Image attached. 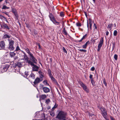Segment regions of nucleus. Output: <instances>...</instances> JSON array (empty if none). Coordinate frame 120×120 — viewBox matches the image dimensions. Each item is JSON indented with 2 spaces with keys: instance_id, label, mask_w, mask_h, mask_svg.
<instances>
[{
  "instance_id": "43",
  "label": "nucleus",
  "mask_w": 120,
  "mask_h": 120,
  "mask_svg": "<svg viewBox=\"0 0 120 120\" xmlns=\"http://www.w3.org/2000/svg\"><path fill=\"white\" fill-rule=\"evenodd\" d=\"M12 12L13 13H14L16 12V10L15 9L13 8L12 9Z\"/></svg>"
},
{
  "instance_id": "25",
  "label": "nucleus",
  "mask_w": 120,
  "mask_h": 120,
  "mask_svg": "<svg viewBox=\"0 0 120 120\" xmlns=\"http://www.w3.org/2000/svg\"><path fill=\"white\" fill-rule=\"evenodd\" d=\"M43 83L45 85L47 86L49 85V84L47 82V81L46 80H45L43 81Z\"/></svg>"
},
{
  "instance_id": "37",
  "label": "nucleus",
  "mask_w": 120,
  "mask_h": 120,
  "mask_svg": "<svg viewBox=\"0 0 120 120\" xmlns=\"http://www.w3.org/2000/svg\"><path fill=\"white\" fill-rule=\"evenodd\" d=\"M76 25L77 26H81V24L79 22H77L76 23Z\"/></svg>"
},
{
  "instance_id": "59",
  "label": "nucleus",
  "mask_w": 120,
  "mask_h": 120,
  "mask_svg": "<svg viewBox=\"0 0 120 120\" xmlns=\"http://www.w3.org/2000/svg\"><path fill=\"white\" fill-rule=\"evenodd\" d=\"M114 27H116V25L115 23L114 24Z\"/></svg>"
},
{
  "instance_id": "8",
  "label": "nucleus",
  "mask_w": 120,
  "mask_h": 120,
  "mask_svg": "<svg viewBox=\"0 0 120 120\" xmlns=\"http://www.w3.org/2000/svg\"><path fill=\"white\" fill-rule=\"evenodd\" d=\"M48 71L49 75V77L51 78V79L52 80V81H55V79L53 77L51 71L49 69H48Z\"/></svg>"
},
{
  "instance_id": "24",
  "label": "nucleus",
  "mask_w": 120,
  "mask_h": 120,
  "mask_svg": "<svg viewBox=\"0 0 120 120\" xmlns=\"http://www.w3.org/2000/svg\"><path fill=\"white\" fill-rule=\"evenodd\" d=\"M10 65V62H8L7 64H6L5 67L6 69H7L9 67Z\"/></svg>"
},
{
  "instance_id": "34",
  "label": "nucleus",
  "mask_w": 120,
  "mask_h": 120,
  "mask_svg": "<svg viewBox=\"0 0 120 120\" xmlns=\"http://www.w3.org/2000/svg\"><path fill=\"white\" fill-rule=\"evenodd\" d=\"M117 31L116 30H115L113 32V35L114 36H116L117 34Z\"/></svg>"
},
{
  "instance_id": "32",
  "label": "nucleus",
  "mask_w": 120,
  "mask_h": 120,
  "mask_svg": "<svg viewBox=\"0 0 120 120\" xmlns=\"http://www.w3.org/2000/svg\"><path fill=\"white\" fill-rule=\"evenodd\" d=\"M91 82L92 83V85L94 86H95V82L93 79H91Z\"/></svg>"
},
{
  "instance_id": "39",
  "label": "nucleus",
  "mask_w": 120,
  "mask_h": 120,
  "mask_svg": "<svg viewBox=\"0 0 120 120\" xmlns=\"http://www.w3.org/2000/svg\"><path fill=\"white\" fill-rule=\"evenodd\" d=\"M79 50L80 52H86V50L85 49H80Z\"/></svg>"
},
{
  "instance_id": "45",
  "label": "nucleus",
  "mask_w": 120,
  "mask_h": 120,
  "mask_svg": "<svg viewBox=\"0 0 120 120\" xmlns=\"http://www.w3.org/2000/svg\"><path fill=\"white\" fill-rule=\"evenodd\" d=\"M19 50H20V49L19 46H17L16 47L15 51H18Z\"/></svg>"
},
{
  "instance_id": "40",
  "label": "nucleus",
  "mask_w": 120,
  "mask_h": 120,
  "mask_svg": "<svg viewBox=\"0 0 120 120\" xmlns=\"http://www.w3.org/2000/svg\"><path fill=\"white\" fill-rule=\"evenodd\" d=\"M28 74H29L28 72H26V71L25 72V74L24 76L25 77H27Z\"/></svg>"
},
{
  "instance_id": "33",
  "label": "nucleus",
  "mask_w": 120,
  "mask_h": 120,
  "mask_svg": "<svg viewBox=\"0 0 120 120\" xmlns=\"http://www.w3.org/2000/svg\"><path fill=\"white\" fill-rule=\"evenodd\" d=\"M60 15L61 17H64V14L63 12H61L60 13Z\"/></svg>"
},
{
  "instance_id": "7",
  "label": "nucleus",
  "mask_w": 120,
  "mask_h": 120,
  "mask_svg": "<svg viewBox=\"0 0 120 120\" xmlns=\"http://www.w3.org/2000/svg\"><path fill=\"white\" fill-rule=\"evenodd\" d=\"M30 59L31 60V61L33 63L36 64L37 62V60L34 57L33 54L32 53L30 54Z\"/></svg>"
},
{
  "instance_id": "58",
  "label": "nucleus",
  "mask_w": 120,
  "mask_h": 120,
  "mask_svg": "<svg viewBox=\"0 0 120 120\" xmlns=\"http://www.w3.org/2000/svg\"><path fill=\"white\" fill-rule=\"evenodd\" d=\"M92 26H90V28L91 30L92 29Z\"/></svg>"
},
{
  "instance_id": "11",
  "label": "nucleus",
  "mask_w": 120,
  "mask_h": 120,
  "mask_svg": "<svg viewBox=\"0 0 120 120\" xmlns=\"http://www.w3.org/2000/svg\"><path fill=\"white\" fill-rule=\"evenodd\" d=\"M1 27L4 29H6L8 30L10 29V28L7 24L4 23H3L2 25H1Z\"/></svg>"
},
{
  "instance_id": "61",
  "label": "nucleus",
  "mask_w": 120,
  "mask_h": 120,
  "mask_svg": "<svg viewBox=\"0 0 120 120\" xmlns=\"http://www.w3.org/2000/svg\"><path fill=\"white\" fill-rule=\"evenodd\" d=\"M94 2L95 3V0H93Z\"/></svg>"
},
{
  "instance_id": "26",
  "label": "nucleus",
  "mask_w": 120,
  "mask_h": 120,
  "mask_svg": "<svg viewBox=\"0 0 120 120\" xmlns=\"http://www.w3.org/2000/svg\"><path fill=\"white\" fill-rule=\"evenodd\" d=\"M53 23L54 24H56V23H57V25H59V22H57L55 19L54 20H53V21H52Z\"/></svg>"
},
{
  "instance_id": "1",
  "label": "nucleus",
  "mask_w": 120,
  "mask_h": 120,
  "mask_svg": "<svg viewBox=\"0 0 120 120\" xmlns=\"http://www.w3.org/2000/svg\"><path fill=\"white\" fill-rule=\"evenodd\" d=\"M34 118L35 120H44L45 116L44 115L42 114L40 112H37L34 114Z\"/></svg>"
},
{
  "instance_id": "53",
  "label": "nucleus",
  "mask_w": 120,
  "mask_h": 120,
  "mask_svg": "<svg viewBox=\"0 0 120 120\" xmlns=\"http://www.w3.org/2000/svg\"><path fill=\"white\" fill-rule=\"evenodd\" d=\"M103 117L106 120H109V119L107 118V116H106V117Z\"/></svg>"
},
{
  "instance_id": "56",
  "label": "nucleus",
  "mask_w": 120,
  "mask_h": 120,
  "mask_svg": "<svg viewBox=\"0 0 120 120\" xmlns=\"http://www.w3.org/2000/svg\"><path fill=\"white\" fill-rule=\"evenodd\" d=\"M5 2L6 3V4L8 3V0H5Z\"/></svg>"
},
{
  "instance_id": "10",
  "label": "nucleus",
  "mask_w": 120,
  "mask_h": 120,
  "mask_svg": "<svg viewBox=\"0 0 120 120\" xmlns=\"http://www.w3.org/2000/svg\"><path fill=\"white\" fill-rule=\"evenodd\" d=\"M32 66H33L32 68L33 70L34 71H37L38 70V67L36 65H35L32 62V64H29Z\"/></svg>"
},
{
  "instance_id": "27",
  "label": "nucleus",
  "mask_w": 120,
  "mask_h": 120,
  "mask_svg": "<svg viewBox=\"0 0 120 120\" xmlns=\"http://www.w3.org/2000/svg\"><path fill=\"white\" fill-rule=\"evenodd\" d=\"M50 115L52 116H53L55 115V113L52 110L50 113Z\"/></svg>"
},
{
  "instance_id": "20",
  "label": "nucleus",
  "mask_w": 120,
  "mask_h": 120,
  "mask_svg": "<svg viewBox=\"0 0 120 120\" xmlns=\"http://www.w3.org/2000/svg\"><path fill=\"white\" fill-rule=\"evenodd\" d=\"M10 36H11L10 35L7 34H5L3 36V38H8V39H10L9 38H10Z\"/></svg>"
},
{
  "instance_id": "9",
  "label": "nucleus",
  "mask_w": 120,
  "mask_h": 120,
  "mask_svg": "<svg viewBox=\"0 0 120 120\" xmlns=\"http://www.w3.org/2000/svg\"><path fill=\"white\" fill-rule=\"evenodd\" d=\"M5 46V44L3 41H0V49H4Z\"/></svg>"
},
{
  "instance_id": "38",
  "label": "nucleus",
  "mask_w": 120,
  "mask_h": 120,
  "mask_svg": "<svg viewBox=\"0 0 120 120\" xmlns=\"http://www.w3.org/2000/svg\"><path fill=\"white\" fill-rule=\"evenodd\" d=\"M17 65L19 67H21L22 66V65L20 62H18L17 64Z\"/></svg>"
},
{
  "instance_id": "41",
  "label": "nucleus",
  "mask_w": 120,
  "mask_h": 120,
  "mask_svg": "<svg viewBox=\"0 0 120 120\" xmlns=\"http://www.w3.org/2000/svg\"><path fill=\"white\" fill-rule=\"evenodd\" d=\"M103 83L105 85V86H106L107 85V84L105 81V79H104L103 80Z\"/></svg>"
},
{
  "instance_id": "28",
  "label": "nucleus",
  "mask_w": 120,
  "mask_h": 120,
  "mask_svg": "<svg viewBox=\"0 0 120 120\" xmlns=\"http://www.w3.org/2000/svg\"><path fill=\"white\" fill-rule=\"evenodd\" d=\"M41 98L42 99H44L46 98V96L45 95H42L41 96Z\"/></svg>"
},
{
  "instance_id": "2",
  "label": "nucleus",
  "mask_w": 120,
  "mask_h": 120,
  "mask_svg": "<svg viewBox=\"0 0 120 120\" xmlns=\"http://www.w3.org/2000/svg\"><path fill=\"white\" fill-rule=\"evenodd\" d=\"M9 41V47L8 49L11 51L14 50L15 47L14 46V40L11 39H8Z\"/></svg>"
},
{
  "instance_id": "23",
  "label": "nucleus",
  "mask_w": 120,
  "mask_h": 120,
  "mask_svg": "<svg viewBox=\"0 0 120 120\" xmlns=\"http://www.w3.org/2000/svg\"><path fill=\"white\" fill-rule=\"evenodd\" d=\"M112 24L111 23L110 24H109L108 25L107 27L108 29H109L110 30H111L112 29Z\"/></svg>"
},
{
  "instance_id": "62",
  "label": "nucleus",
  "mask_w": 120,
  "mask_h": 120,
  "mask_svg": "<svg viewBox=\"0 0 120 120\" xmlns=\"http://www.w3.org/2000/svg\"><path fill=\"white\" fill-rule=\"evenodd\" d=\"M85 15L86 16H87V15L85 13Z\"/></svg>"
},
{
  "instance_id": "35",
  "label": "nucleus",
  "mask_w": 120,
  "mask_h": 120,
  "mask_svg": "<svg viewBox=\"0 0 120 120\" xmlns=\"http://www.w3.org/2000/svg\"><path fill=\"white\" fill-rule=\"evenodd\" d=\"M118 56L117 55L115 54L114 56V58L116 60H117V59Z\"/></svg>"
},
{
  "instance_id": "13",
  "label": "nucleus",
  "mask_w": 120,
  "mask_h": 120,
  "mask_svg": "<svg viewBox=\"0 0 120 120\" xmlns=\"http://www.w3.org/2000/svg\"><path fill=\"white\" fill-rule=\"evenodd\" d=\"M49 16L50 19V20L52 21H53L55 19L54 15L51 13H50V14Z\"/></svg>"
},
{
  "instance_id": "5",
  "label": "nucleus",
  "mask_w": 120,
  "mask_h": 120,
  "mask_svg": "<svg viewBox=\"0 0 120 120\" xmlns=\"http://www.w3.org/2000/svg\"><path fill=\"white\" fill-rule=\"evenodd\" d=\"M100 109L101 112V114L103 117H106V116H107L106 111L105 108L103 107H101Z\"/></svg>"
},
{
  "instance_id": "46",
  "label": "nucleus",
  "mask_w": 120,
  "mask_h": 120,
  "mask_svg": "<svg viewBox=\"0 0 120 120\" xmlns=\"http://www.w3.org/2000/svg\"><path fill=\"white\" fill-rule=\"evenodd\" d=\"M112 44L113 45L112 48L113 49H114V48L115 47V42H113L112 43Z\"/></svg>"
},
{
  "instance_id": "17",
  "label": "nucleus",
  "mask_w": 120,
  "mask_h": 120,
  "mask_svg": "<svg viewBox=\"0 0 120 120\" xmlns=\"http://www.w3.org/2000/svg\"><path fill=\"white\" fill-rule=\"evenodd\" d=\"M90 43V42L89 41H87L86 42L85 44L82 46V48L84 49H86V48L87 45L88 44H89Z\"/></svg>"
},
{
  "instance_id": "63",
  "label": "nucleus",
  "mask_w": 120,
  "mask_h": 120,
  "mask_svg": "<svg viewBox=\"0 0 120 120\" xmlns=\"http://www.w3.org/2000/svg\"><path fill=\"white\" fill-rule=\"evenodd\" d=\"M6 22H8V21L7 20H6Z\"/></svg>"
},
{
  "instance_id": "12",
  "label": "nucleus",
  "mask_w": 120,
  "mask_h": 120,
  "mask_svg": "<svg viewBox=\"0 0 120 120\" xmlns=\"http://www.w3.org/2000/svg\"><path fill=\"white\" fill-rule=\"evenodd\" d=\"M43 91L45 93H47L50 92L49 89L46 87H44L43 88Z\"/></svg>"
},
{
  "instance_id": "15",
  "label": "nucleus",
  "mask_w": 120,
  "mask_h": 120,
  "mask_svg": "<svg viewBox=\"0 0 120 120\" xmlns=\"http://www.w3.org/2000/svg\"><path fill=\"white\" fill-rule=\"evenodd\" d=\"M38 72L39 74V76L40 78H42L44 77V73H43L41 71H39Z\"/></svg>"
},
{
  "instance_id": "48",
  "label": "nucleus",
  "mask_w": 120,
  "mask_h": 120,
  "mask_svg": "<svg viewBox=\"0 0 120 120\" xmlns=\"http://www.w3.org/2000/svg\"><path fill=\"white\" fill-rule=\"evenodd\" d=\"M95 68L94 67H92L91 68V70L92 71H94L95 70Z\"/></svg>"
},
{
  "instance_id": "57",
  "label": "nucleus",
  "mask_w": 120,
  "mask_h": 120,
  "mask_svg": "<svg viewBox=\"0 0 120 120\" xmlns=\"http://www.w3.org/2000/svg\"><path fill=\"white\" fill-rule=\"evenodd\" d=\"M87 27L88 28V29L89 26L88 23V21H87Z\"/></svg>"
},
{
  "instance_id": "36",
  "label": "nucleus",
  "mask_w": 120,
  "mask_h": 120,
  "mask_svg": "<svg viewBox=\"0 0 120 120\" xmlns=\"http://www.w3.org/2000/svg\"><path fill=\"white\" fill-rule=\"evenodd\" d=\"M8 8L6 6L4 5L2 8V9H8Z\"/></svg>"
},
{
  "instance_id": "42",
  "label": "nucleus",
  "mask_w": 120,
  "mask_h": 120,
  "mask_svg": "<svg viewBox=\"0 0 120 120\" xmlns=\"http://www.w3.org/2000/svg\"><path fill=\"white\" fill-rule=\"evenodd\" d=\"M57 106H58V105L57 104H56V103L55 104L54 106L52 108V109L53 110L54 109L56 108L57 107Z\"/></svg>"
},
{
  "instance_id": "6",
  "label": "nucleus",
  "mask_w": 120,
  "mask_h": 120,
  "mask_svg": "<svg viewBox=\"0 0 120 120\" xmlns=\"http://www.w3.org/2000/svg\"><path fill=\"white\" fill-rule=\"evenodd\" d=\"M103 38L101 39L100 41L98 46L97 51L98 52H99L100 51L101 47L102 46L103 44Z\"/></svg>"
},
{
  "instance_id": "30",
  "label": "nucleus",
  "mask_w": 120,
  "mask_h": 120,
  "mask_svg": "<svg viewBox=\"0 0 120 120\" xmlns=\"http://www.w3.org/2000/svg\"><path fill=\"white\" fill-rule=\"evenodd\" d=\"M79 83L81 87H82L84 85L82 82L80 81L79 82Z\"/></svg>"
},
{
  "instance_id": "50",
  "label": "nucleus",
  "mask_w": 120,
  "mask_h": 120,
  "mask_svg": "<svg viewBox=\"0 0 120 120\" xmlns=\"http://www.w3.org/2000/svg\"><path fill=\"white\" fill-rule=\"evenodd\" d=\"M90 79H93V75L91 74H90Z\"/></svg>"
},
{
  "instance_id": "52",
  "label": "nucleus",
  "mask_w": 120,
  "mask_h": 120,
  "mask_svg": "<svg viewBox=\"0 0 120 120\" xmlns=\"http://www.w3.org/2000/svg\"><path fill=\"white\" fill-rule=\"evenodd\" d=\"M3 69L5 71H6L7 70V69H6V68L5 67H4L3 68Z\"/></svg>"
},
{
  "instance_id": "19",
  "label": "nucleus",
  "mask_w": 120,
  "mask_h": 120,
  "mask_svg": "<svg viewBox=\"0 0 120 120\" xmlns=\"http://www.w3.org/2000/svg\"><path fill=\"white\" fill-rule=\"evenodd\" d=\"M9 54L11 57H14L15 55V53L14 52H11Z\"/></svg>"
},
{
  "instance_id": "31",
  "label": "nucleus",
  "mask_w": 120,
  "mask_h": 120,
  "mask_svg": "<svg viewBox=\"0 0 120 120\" xmlns=\"http://www.w3.org/2000/svg\"><path fill=\"white\" fill-rule=\"evenodd\" d=\"M89 20L90 26H92L93 23L92 20L90 19H89Z\"/></svg>"
},
{
  "instance_id": "22",
  "label": "nucleus",
  "mask_w": 120,
  "mask_h": 120,
  "mask_svg": "<svg viewBox=\"0 0 120 120\" xmlns=\"http://www.w3.org/2000/svg\"><path fill=\"white\" fill-rule=\"evenodd\" d=\"M86 36H87V34H86L83 37L81 38V40H79V42H81L82 40H83L84 39H85L86 38Z\"/></svg>"
},
{
  "instance_id": "21",
  "label": "nucleus",
  "mask_w": 120,
  "mask_h": 120,
  "mask_svg": "<svg viewBox=\"0 0 120 120\" xmlns=\"http://www.w3.org/2000/svg\"><path fill=\"white\" fill-rule=\"evenodd\" d=\"M25 50L26 51V52L28 54L30 55V54H32V53L30 52V50L29 49L27 48L26 49H25Z\"/></svg>"
},
{
  "instance_id": "55",
  "label": "nucleus",
  "mask_w": 120,
  "mask_h": 120,
  "mask_svg": "<svg viewBox=\"0 0 120 120\" xmlns=\"http://www.w3.org/2000/svg\"><path fill=\"white\" fill-rule=\"evenodd\" d=\"M109 34V32L108 31H107L106 32V35L107 36Z\"/></svg>"
},
{
  "instance_id": "60",
  "label": "nucleus",
  "mask_w": 120,
  "mask_h": 120,
  "mask_svg": "<svg viewBox=\"0 0 120 120\" xmlns=\"http://www.w3.org/2000/svg\"><path fill=\"white\" fill-rule=\"evenodd\" d=\"M4 0H0V2H1L2 1Z\"/></svg>"
},
{
  "instance_id": "3",
  "label": "nucleus",
  "mask_w": 120,
  "mask_h": 120,
  "mask_svg": "<svg viewBox=\"0 0 120 120\" xmlns=\"http://www.w3.org/2000/svg\"><path fill=\"white\" fill-rule=\"evenodd\" d=\"M66 114L67 113L66 112L61 111L60 112L56 117L59 119H62L65 117Z\"/></svg>"
},
{
  "instance_id": "18",
  "label": "nucleus",
  "mask_w": 120,
  "mask_h": 120,
  "mask_svg": "<svg viewBox=\"0 0 120 120\" xmlns=\"http://www.w3.org/2000/svg\"><path fill=\"white\" fill-rule=\"evenodd\" d=\"M62 33L63 34L66 36L68 35L67 31L66 30L65 28H63V30L62 31Z\"/></svg>"
},
{
  "instance_id": "44",
  "label": "nucleus",
  "mask_w": 120,
  "mask_h": 120,
  "mask_svg": "<svg viewBox=\"0 0 120 120\" xmlns=\"http://www.w3.org/2000/svg\"><path fill=\"white\" fill-rule=\"evenodd\" d=\"M63 50L64 52V53H67V52L66 50L64 47H63Z\"/></svg>"
},
{
  "instance_id": "14",
  "label": "nucleus",
  "mask_w": 120,
  "mask_h": 120,
  "mask_svg": "<svg viewBox=\"0 0 120 120\" xmlns=\"http://www.w3.org/2000/svg\"><path fill=\"white\" fill-rule=\"evenodd\" d=\"M40 81V79L39 78H37L35 80L34 82V84L36 85L39 83Z\"/></svg>"
},
{
  "instance_id": "49",
  "label": "nucleus",
  "mask_w": 120,
  "mask_h": 120,
  "mask_svg": "<svg viewBox=\"0 0 120 120\" xmlns=\"http://www.w3.org/2000/svg\"><path fill=\"white\" fill-rule=\"evenodd\" d=\"M14 15H15V16L16 17H17L18 15H17V11L16 12H15V13H14Z\"/></svg>"
},
{
  "instance_id": "51",
  "label": "nucleus",
  "mask_w": 120,
  "mask_h": 120,
  "mask_svg": "<svg viewBox=\"0 0 120 120\" xmlns=\"http://www.w3.org/2000/svg\"><path fill=\"white\" fill-rule=\"evenodd\" d=\"M94 26L95 28V29H97V26L94 23Z\"/></svg>"
},
{
  "instance_id": "4",
  "label": "nucleus",
  "mask_w": 120,
  "mask_h": 120,
  "mask_svg": "<svg viewBox=\"0 0 120 120\" xmlns=\"http://www.w3.org/2000/svg\"><path fill=\"white\" fill-rule=\"evenodd\" d=\"M23 60L26 61V62L28 63L29 64H32V62L31 61L28 60L29 58L26 55H23Z\"/></svg>"
},
{
  "instance_id": "16",
  "label": "nucleus",
  "mask_w": 120,
  "mask_h": 120,
  "mask_svg": "<svg viewBox=\"0 0 120 120\" xmlns=\"http://www.w3.org/2000/svg\"><path fill=\"white\" fill-rule=\"evenodd\" d=\"M82 87L83 88V90L87 93L89 92V91L88 89L87 88L86 86L84 84Z\"/></svg>"
},
{
  "instance_id": "29",
  "label": "nucleus",
  "mask_w": 120,
  "mask_h": 120,
  "mask_svg": "<svg viewBox=\"0 0 120 120\" xmlns=\"http://www.w3.org/2000/svg\"><path fill=\"white\" fill-rule=\"evenodd\" d=\"M29 77H30L32 79H34L35 78V75L33 73H32Z\"/></svg>"
},
{
  "instance_id": "47",
  "label": "nucleus",
  "mask_w": 120,
  "mask_h": 120,
  "mask_svg": "<svg viewBox=\"0 0 120 120\" xmlns=\"http://www.w3.org/2000/svg\"><path fill=\"white\" fill-rule=\"evenodd\" d=\"M50 101V100L49 99H47L45 101V102L47 104H48V103Z\"/></svg>"
},
{
  "instance_id": "54",
  "label": "nucleus",
  "mask_w": 120,
  "mask_h": 120,
  "mask_svg": "<svg viewBox=\"0 0 120 120\" xmlns=\"http://www.w3.org/2000/svg\"><path fill=\"white\" fill-rule=\"evenodd\" d=\"M110 117L111 119V120H115L112 117V116H110Z\"/></svg>"
}]
</instances>
